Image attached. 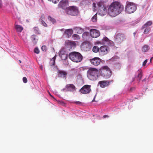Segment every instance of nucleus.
Returning <instances> with one entry per match:
<instances>
[{
    "instance_id": "nucleus-1",
    "label": "nucleus",
    "mask_w": 153,
    "mask_h": 153,
    "mask_svg": "<svg viewBox=\"0 0 153 153\" xmlns=\"http://www.w3.org/2000/svg\"><path fill=\"white\" fill-rule=\"evenodd\" d=\"M124 8L123 5L118 1H114L109 6L108 13L112 17H115L120 14Z\"/></svg>"
},
{
    "instance_id": "nucleus-2",
    "label": "nucleus",
    "mask_w": 153,
    "mask_h": 153,
    "mask_svg": "<svg viewBox=\"0 0 153 153\" xmlns=\"http://www.w3.org/2000/svg\"><path fill=\"white\" fill-rule=\"evenodd\" d=\"M98 72H99L100 76L105 79L110 78L112 73L110 68L106 65L102 66L99 69Z\"/></svg>"
},
{
    "instance_id": "nucleus-3",
    "label": "nucleus",
    "mask_w": 153,
    "mask_h": 153,
    "mask_svg": "<svg viewBox=\"0 0 153 153\" xmlns=\"http://www.w3.org/2000/svg\"><path fill=\"white\" fill-rule=\"evenodd\" d=\"M99 70L95 68L90 67L88 68L87 72V76L89 79L95 80L98 78L97 73Z\"/></svg>"
},
{
    "instance_id": "nucleus-4",
    "label": "nucleus",
    "mask_w": 153,
    "mask_h": 153,
    "mask_svg": "<svg viewBox=\"0 0 153 153\" xmlns=\"http://www.w3.org/2000/svg\"><path fill=\"white\" fill-rule=\"evenodd\" d=\"M69 57L72 61L76 62H81L83 59L82 55L80 53L75 51L70 53Z\"/></svg>"
},
{
    "instance_id": "nucleus-5",
    "label": "nucleus",
    "mask_w": 153,
    "mask_h": 153,
    "mask_svg": "<svg viewBox=\"0 0 153 153\" xmlns=\"http://www.w3.org/2000/svg\"><path fill=\"white\" fill-rule=\"evenodd\" d=\"M97 6L98 10L97 13L102 16L105 15L107 12V5L106 4L98 2Z\"/></svg>"
},
{
    "instance_id": "nucleus-6",
    "label": "nucleus",
    "mask_w": 153,
    "mask_h": 153,
    "mask_svg": "<svg viewBox=\"0 0 153 153\" xmlns=\"http://www.w3.org/2000/svg\"><path fill=\"white\" fill-rule=\"evenodd\" d=\"M137 9L135 4L131 2H128L126 7L125 11L128 13H134Z\"/></svg>"
},
{
    "instance_id": "nucleus-7",
    "label": "nucleus",
    "mask_w": 153,
    "mask_h": 153,
    "mask_svg": "<svg viewBox=\"0 0 153 153\" xmlns=\"http://www.w3.org/2000/svg\"><path fill=\"white\" fill-rule=\"evenodd\" d=\"M65 12L68 14L76 16L78 14L79 10L77 7L73 6L68 7Z\"/></svg>"
},
{
    "instance_id": "nucleus-8",
    "label": "nucleus",
    "mask_w": 153,
    "mask_h": 153,
    "mask_svg": "<svg viewBox=\"0 0 153 153\" xmlns=\"http://www.w3.org/2000/svg\"><path fill=\"white\" fill-rule=\"evenodd\" d=\"M92 47L91 44L88 41H84L81 44V48L83 51H89Z\"/></svg>"
},
{
    "instance_id": "nucleus-9",
    "label": "nucleus",
    "mask_w": 153,
    "mask_h": 153,
    "mask_svg": "<svg viewBox=\"0 0 153 153\" xmlns=\"http://www.w3.org/2000/svg\"><path fill=\"white\" fill-rule=\"evenodd\" d=\"M126 38L124 35L121 33L117 34L114 37L115 42L118 44H120Z\"/></svg>"
},
{
    "instance_id": "nucleus-10",
    "label": "nucleus",
    "mask_w": 153,
    "mask_h": 153,
    "mask_svg": "<svg viewBox=\"0 0 153 153\" xmlns=\"http://www.w3.org/2000/svg\"><path fill=\"white\" fill-rule=\"evenodd\" d=\"M58 6L59 7L62 8L66 12L68 8V1L67 0H62L61 1L59 4Z\"/></svg>"
},
{
    "instance_id": "nucleus-11",
    "label": "nucleus",
    "mask_w": 153,
    "mask_h": 153,
    "mask_svg": "<svg viewBox=\"0 0 153 153\" xmlns=\"http://www.w3.org/2000/svg\"><path fill=\"white\" fill-rule=\"evenodd\" d=\"M91 86L88 85H84L80 90V91L83 94H87L89 93L91 91Z\"/></svg>"
},
{
    "instance_id": "nucleus-12",
    "label": "nucleus",
    "mask_w": 153,
    "mask_h": 153,
    "mask_svg": "<svg viewBox=\"0 0 153 153\" xmlns=\"http://www.w3.org/2000/svg\"><path fill=\"white\" fill-rule=\"evenodd\" d=\"M65 43L66 47L69 49L74 48L76 46V43L73 41L68 40L65 42Z\"/></svg>"
},
{
    "instance_id": "nucleus-13",
    "label": "nucleus",
    "mask_w": 153,
    "mask_h": 153,
    "mask_svg": "<svg viewBox=\"0 0 153 153\" xmlns=\"http://www.w3.org/2000/svg\"><path fill=\"white\" fill-rule=\"evenodd\" d=\"M101 59L98 57H95L92 59H89V61L93 65L97 66L100 65L101 62Z\"/></svg>"
},
{
    "instance_id": "nucleus-14",
    "label": "nucleus",
    "mask_w": 153,
    "mask_h": 153,
    "mask_svg": "<svg viewBox=\"0 0 153 153\" xmlns=\"http://www.w3.org/2000/svg\"><path fill=\"white\" fill-rule=\"evenodd\" d=\"M90 34L93 38H96L100 34V32L97 29H90Z\"/></svg>"
},
{
    "instance_id": "nucleus-15",
    "label": "nucleus",
    "mask_w": 153,
    "mask_h": 153,
    "mask_svg": "<svg viewBox=\"0 0 153 153\" xmlns=\"http://www.w3.org/2000/svg\"><path fill=\"white\" fill-rule=\"evenodd\" d=\"M108 52L107 47L105 46H102L100 48L99 53L103 56L106 54Z\"/></svg>"
},
{
    "instance_id": "nucleus-16",
    "label": "nucleus",
    "mask_w": 153,
    "mask_h": 153,
    "mask_svg": "<svg viewBox=\"0 0 153 153\" xmlns=\"http://www.w3.org/2000/svg\"><path fill=\"white\" fill-rule=\"evenodd\" d=\"M110 82L107 80H102L98 82V85L102 88L108 86L110 85Z\"/></svg>"
},
{
    "instance_id": "nucleus-17",
    "label": "nucleus",
    "mask_w": 153,
    "mask_h": 153,
    "mask_svg": "<svg viewBox=\"0 0 153 153\" xmlns=\"http://www.w3.org/2000/svg\"><path fill=\"white\" fill-rule=\"evenodd\" d=\"M65 89L67 91L73 92L76 90V88L73 84H68L66 85Z\"/></svg>"
},
{
    "instance_id": "nucleus-18",
    "label": "nucleus",
    "mask_w": 153,
    "mask_h": 153,
    "mask_svg": "<svg viewBox=\"0 0 153 153\" xmlns=\"http://www.w3.org/2000/svg\"><path fill=\"white\" fill-rule=\"evenodd\" d=\"M58 77L63 78H65L67 74L66 71L62 70L58 71Z\"/></svg>"
},
{
    "instance_id": "nucleus-19",
    "label": "nucleus",
    "mask_w": 153,
    "mask_h": 153,
    "mask_svg": "<svg viewBox=\"0 0 153 153\" xmlns=\"http://www.w3.org/2000/svg\"><path fill=\"white\" fill-rule=\"evenodd\" d=\"M93 1L92 0H83L81 1L80 4L81 5L85 6L87 5H89Z\"/></svg>"
},
{
    "instance_id": "nucleus-20",
    "label": "nucleus",
    "mask_w": 153,
    "mask_h": 153,
    "mask_svg": "<svg viewBox=\"0 0 153 153\" xmlns=\"http://www.w3.org/2000/svg\"><path fill=\"white\" fill-rule=\"evenodd\" d=\"M152 24V22L151 21H148L143 26L142 29H145V28L146 29L148 27L151 25Z\"/></svg>"
},
{
    "instance_id": "nucleus-21",
    "label": "nucleus",
    "mask_w": 153,
    "mask_h": 153,
    "mask_svg": "<svg viewBox=\"0 0 153 153\" xmlns=\"http://www.w3.org/2000/svg\"><path fill=\"white\" fill-rule=\"evenodd\" d=\"M149 49V46L147 45H145L142 48V51L143 52L147 51Z\"/></svg>"
},
{
    "instance_id": "nucleus-22",
    "label": "nucleus",
    "mask_w": 153,
    "mask_h": 153,
    "mask_svg": "<svg viewBox=\"0 0 153 153\" xmlns=\"http://www.w3.org/2000/svg\"><path fill=\"white\" fill-rule=\"evenodd\" d=\"M48 21L51 22L53 24H54L56 22V20L53 18L52 17L50 16L48 17Z\"/></svg>"
},
{
    "instance_id": "nucleus-23",
    "label": "nucleus",
    "mask_w": 153,
    "mask_h": 153,
    "mask_svg": "<svg viewBox=\"0 0 153 153\" xmlns=\"http://www.w3.org/2000/svg\"><path fill=\"white\" fill-rule=\"evenodd\" d=\"M65 32L68 36H71L73 33L72 29H66Z\"/></svg>"
},
{
    "instance_id": "nucleus-24",
    "label": "nucleus",
    "mask_w": 153,
    "mask_h": 153,
    "mask_svg": "<svg viewBox=\"0 0 153 153\" xmlns=\"http://www.w3.org/2000/svg\"><path fill=\"white\" fill-rule=\"evenodd\" d=\"M31 39L34 44H36L37 42V39H36V36L35 35H33L31 36Z\"/></svg>"
},
{
    "instance_id": "nucleus-25",
    "label": "nucleus",
    "mask_w": 153,
    "mask_h": 153,
    "mask_svg": "<svg viewBox=\"0 0 153 153\" xmlns=\"http://www.w3.org/2000/svg\"><path fill=\"white\" fill-rule=\"evenodd\" d=\"M100 48L97 46H94L93 48L92 51L94 53H97L98 51L99 52Z\"/></svg>"
},
{
    "instance_id": "nucleus-26",
    "label": "nucleus",
    "mask_w": 153,
    "mask_h": 153,
    "mask_svg": "<svg viewBox=\"0 0 153 153\" xmlns=\"http://www.w3.org/2000/svg\"><path fill=\"white\" fill-rule=\"evenodd\" d=\"M97 13L95 14L91 18V20L93 22H95L97 21Z\"/></svg>"
},
{
    "instance_id": "nucleus-27",
    "label": "nucleus",
    "mask_w": 153,
    "mask_h": 153,
    "mask_svg": "<svg viewBox=\"0 0 153 153\" xmlns=\"http://www.w3.org/2000/svg\"><path fill=\"white\" fill-rule=\"evenodd\" d=\"M74 38V40H78L80 39L79 36L76 34H74L72 36Z\"/></svg>"
},
{
    "instance_id": "nucleus-28",
    "label": "nucleus",
    "mask_w": 153,
    "mask_h": 153,
    "mask_svg": "<svg viewBox=\"0 0 153 153\" xmlns=\"http://www.w3.org/2000/svg\"><path fill=\"white\" fill-rule=\"evenodd\" d=\"M50 64L51 66L55 65V58L53 57L50 62Z\"/></svg>"
},
{
    "instance_id": "nucleus-29",
    "label": "nucleus",
    "mask_w": 153,
    "mask_h": 153,
    "mask_svg": "<svg viewBox=\"0 0 153 153\" xmlns=\"http://www.w3.org/2000/svg\"><path fill=\"white\" fill-rule=\"evenodd\" d=\"M92 2L93 3V11H95L97 10L96 4L95 3L93 2V1Z\"/></svg>"
},
{
    "instance_id": "nucleus-30",
    "label": "nucleus",
    "mask_w": 153,
    "mask_h": 153,
    "mask_svg": "<svg viewBox=\"0 0 153 153\" xmlns=\"http://www.w3.org/2000/svg\"><path fill=\"white\" fill-rule=\"evenodd\" d=\"M142 73L141 71L138 74L137 78L138 79L139 81H140L142 76Z\"/></svg>"
},
{
    "instance_id": "nucleus-31",
    "label": "nucleus",
    "mask_w": 153,
    "mask_h": 153,
    "mask_svg": "<svg viewBox=\"0 0 153 153\" xmlns=\"http://www.w3.org/2000/svg\"><path fill=\"white\" fill-rule=\"evenodd\" d=\"M89 35V33L87 32H84L82 35V37L84 38H85V37Z\"/></svg>"
},
{
    "instance_id": "nucleus-32",
    "label": "nucleus",
    "mask_w": 153,
    "mask_h": 153,
    "mask_svg": "<svg viewBox=\"0 0 153 153\" xmlns=\"http://www.w3.org/2000/svg\"><path fill=\"white\" fill-rule=\"evenodd\" d=\"M108 39L107 37H104L102 40V44H105V42H108Z\"/></svg>"
},
{
    "instance_id": "nucleus-33",
    "label": "nucleus",
    "mask_w": 153,
    "mask_h": 153,
    "mask_svg": "<svg viewBox=\"0 0 153 153\" xmlns=\"http://www.w3.org/2000/svg\"><path fill=\"white\" fill-rule=\"evenodd\" d=\"M15 29H23L22 27L20 25H15Z\"/></svg>"
},
{
    "instance_id": "nucleus-34",
    "label": "nucleus",
    "mask_w": 153,
    "mask_h": 153,
    "mask_svg": "<svg viewBox=\"0 0 153 153\" xmlns=\"http://www.w3.org/2000/svg\"><path fill=\"white\" fill-rule=\"evenodd\" d=\"M41 24L43 26H44L45 27H47V25L46 24V23L43 21H41Z\"/></svg>"
},
{
    "instance_id": "nucleus-35",
    "label": "nucleus",
    "mask_w": 153,
    "mask_h": 153,
    "mask_svg": "<svg viewBox=\"0 0 153 153\" xmlns=\"http://www.w3.org/2000/svg\"><path fill=\"white\" fill-rule=\"evenodd\" d=\"M34 52L35 53H36L37 54H38V53H39V51L38 48H36L34 49Z\"/></svg>"
},
{
    "instance_id": "nucleus-36",
    "label": "nucleus",
    "mask_w": 153,
    "mask_h": 153,
    "mask_svg": "<svg viewBox=\"0 0 153 153\" xmlns=\"http://www.w3.org/2000/svg\"><path fill=\"white\" fill-rule=\"evenodd\" d=\"M40 17L41 21L45 19V16L43 14H41Z\"/></svg>"
},
{
    "instance_id": "nucleus-37",
    "label": "nucleus",
    "mask_w": 153,
    "mask_h": 153,
    "mask_svg": "<svg viewBox=\"0 0 153 153\" xmlns=\"http://www.w3.org/2000/svg\"><path fill=\"white\" fill-rule=\"evenodd\" d=\"M41 49H42V50L43 51H45L47 50L46 47L45 46V45L42 46V47Z\"/></svg>"
},
{
    "instance_id": "nucleus-38",
    "label": "nucleus",
    "mask_w": 153,
    "mask_h": 153,
    "mask_svg": "<svg viewBox=\"0 0 153 153\" xmlns=\"http://www.w3.org/2000/svg\"><path fill=\"white\" fill-rule=\"evenodd\" d=\"M49 1H52L53 3L56 4L58 2L59 0H48Z\"/></svg>"
},
{
    "instance_id": "nucleus-39",
    "label": "nucleus",
    "mask_w": 153,
    "mask_h": 153,
    "mask_svg": "<svg viewBox=\"0 0 153 153\" xmlns=\"http://www.w3.org/2000/svg\"><path fill=\"white\" fill-rule=\"evenodd\" d=\"M23 82L24 83H26L27 82V79L26 77H24L23 78Z\"/></svg>"
},
{
    "instance_id": "nucleus-40",
    "label": "nucleus",
    "mask_w": 153,
    "mask_h": 153,
    "mask_svg": "<svg viewBox=\"0 0 153 153\" xmlns=\"http://www.w3.org/2000/svg\"><path fill=\"white\" fill-rule=\"evenodd\" d=\"M73 103L78 105H80L82 104V102L79 101L74 102Z\"/></svg>"
},
{
    "instance_id": "nucleus-41",
    "label": "nucleus",
    "mask_w": 153,
    "mask_h": 153,
    "mask_svg": "<svg viewBox=\"0 0 153 153\" xmlns=\"http://www.w3.org/2000/svg\"><path fill=\"white\" fill-rule=\"evenodd\" d=\"M108 0H100V1L99 2H101L102 3H105L108 1Z\"/></svg>"
},
{
    "instance_id": "nucleus-42",
    "label": "nucleus",
    "mask_w": 153,
    "mask_h": 153,
    "mask_svg": "<svg viewBox=\"0 0 153 153\" xmlns=\"http://www.w3.org/2000/svg\"><path fill=\"white\" fill-rule=\"evenodd\" d=\"M147 62V59L145 60L144 62H143V66H145Z\"/></svg>"
},
{
    "instance_id": "nucleus-43",
    "label": "nucleus",
    "mask_w": 153,
    "mask_h": 153,
    "mask_svg": "<svg viewBox=\"0 0 153 153\" xmlns=\"http://www.w3.org/2000/svg\"><path fill=\"white\" fill-rule=\"evenodd\" d=\"M149 29H145V30L144 32V33L145 34L149 32Z\"/></svg>"
},
{
    "instance_id": "nucleus-44",
    "label": "nucleus",
    "mask_w": 153,
    "mask_h": 153,
    "mask_svg": "<svg viewBox=\"0 0 153 153\" xmlns=\"http://www.w3.org/2000/svg\"><path fill=\"white\" fill-rule=\"evenodd\" d=\"M2 6V3L1 0H0V8H1Z\"/></svg>"
},
{
    "instance_id": "nucleus-45",
    "label": "nucleus",
    "mask_w": 153,
    "mask_h": 153,
    "mask_svg": "<svg viewBox=\"0 0 153 153\" xmlns=\"http://www.w3.org/2000/svg\"><path fill=\"white\" fill-rule=\"evenodd\" d=\"M109 117V116H108L107 115H104L103 116V117L104 118H105L106 117Z\"/></svg>"
},
{
    "instance_id": "nucleus-46",
    "label": "nucleus",
    "mask_w": 153,
    "mask_h": 153,
    "mask_svg": "<svg viewBox=\"0 0 153 153\" xmlns=\"http://www.w3.org/2000/svg\"><path fill=\"white\" fill-rule=\"evenodd\" d=\"M23 29H16L17 31L19 32H21Z\"/></svg>"
},
{
    "instance_id": "nucleus-47",
    "label": "nucleus",
    "mask_w": 153,
    "mask_h": 153,
    "mask_svg": "<svg viewBox=\"0 0 153 153\" xmlns=\"http://www.w3.org/2000/svg\"><path fill=\"white\" fill-rule=\"evenodd\" d=\"M139 22V20H137L136 21V23H138Z\"/></svg>"
},
{
    "instance_id": "nucleus-48",
    "label": "nucleus",
    "mask_w": 153,
    "mask_h": 153,
    "mask_svg": "<svg viewBox=\"0 0 153 153\" xmlns=\"http://www.w3.org/2000/svg\"><path fill=\"white\" fill-rule=\"evenodd\" d=\"M74 29H82V28H81V27H76Z\"/></svg>"
},
{
    "instance_id": "nucleus-49",
    "label": "nucleus",
    "mask_w": 153,
    "mask_h": 153,
    "mask_svg": "<svg viewBox=\"0 0 153 153\" xmlns=\"http://www.w3.org/2000/svg\"><path fill=\"white\" fill-rule=\"evenodd\" d=\"M65 59H65L67 58V56H66V55H65Z\"/></svg>"
},
{
    "instance_id": "nucleus-50",
    "label": "nucleus",
    "mask_w": 153,
    "mask_h": 153,
    "mask_svg": "<svg viewBox=\"0 0 153 153\" xmlns=\"http://www.w3.org/2000/svg\"><path fill=\"white\" fill-rule=\"evenodd\" d=\"M145 80H146V79H143L142 80V81H143H143H144Z\"/></svg>"
},
{
    "instance_id": "nucleus-51",
    "label": "nucleus",
    "mask_w": 153,
    "mask_h": 153,
    "mask_svg": "<svg viewBox=\"0 0 153 153\" xmlns=\"http://www.w3.org/2000/svg\"><path fill=\"white\" fill-rule=\"evenodd\" d=\"M79 30H81V31H83V29H79Z\"/></svg>"
},
{
    "instance_id": "nucleus-52",
    "label": "nucleus",
    "mask_w": 153,
    "mask_h": 153,
    "mask_svg": "<svg viewBox=\"0 0 153 153\" xmlns=\"http://www.w3.org/2000/svg\"><path fill=\"white\" fill-rule=\"evenodd\" d=\"M19 62L20 63H21V60H19Z\"/></svg>"
},
{
    "instance_id": "nucleus-53",
    "label": "nucleus",
    "mask_w": 153,
    "mask_h": 153,
    "mask_svg": "<svg viewBox=\"0 0 153 153\" xmlns=\"http://www.w3.org/2000/svg\"><path fill=\"white\" fill-rule=\"evenodd\" d=\"M62 29H61V31H62Z\"/></svg>"
},
{
    "instance_id": "nucleus-54",
    "label": "nucleus",
    "mask_w": 153,
    "mask_h": 153,
    "mask_svg": "<svg viewBox=\"0 0 153 153\" xmlns=\"http://www.w3.org/2000/svg\"><path fill=\"white\" fill-rule=\"evenodd\" d=\"M27 21L28 22V21L27 20Z\"/></svg>"
},
{
    "instance_id": "nucleus-55",
    "label": "nucleus",
    "mask_w": 153,
    "mask_h": 153,
    "mask_svg": "<svg viewBox=\"0 0 153 153\" xmlns=\"http://www.w3.org/2000/svg\"><path fill=\"white\" fill-rule=\"evenodd\" d=\"M134 34H135V33H134Z\"/></svg>"
}]
</instances>
